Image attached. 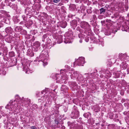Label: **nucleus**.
<instances>
[{
    "mask_svg": "<svg viewBox=\"0 0 129 129\" xmlns=\"http://www.w3.org/2000/svg\"><path fill=\"white\" fill-rule=\"evenodd\" d=\"M23 70L25 71L26 74H29L33 72L32 70H29L28 67L27 66H24L23 68Z\"/></svg>",
    "mask_w": 129,
    "mask_h": 129,
    "instance_id": "9d476101",
    "label": "nucleus"
},
{
    "mask_svg": "<svg viewBox=\"0 0 129 129\" xmlns=\"http://www.w3.org/2000/svg\"><path fill=\"white\" fill-rule=\"evenodd\" d=\"M78 79H79V78H78Z\"/></svg>",
    "mask_w": 129,
    "mask_h": 129,
    "instance_id": "3c124183",
    "label": "nucleus"
},
{
    "mask_svg": "<svg viewBox=\"0 0 129 129\" xmlns=\"http://www.w3.org/2000/svg\"><path fill=\"white\" fill-rule=\"evenodd\" d=\"M53 2L55 3H57L59 2L60 0H52Z\"/></svg>",
    "mask_w": 129,
    "mask_h": 129,
    "instance_id": "2f4dec72",
    "label": "nucleus"
},
{
    "mask_svg": "<svg viewBox=\"0 0 129 129\" xmlns=\"http://www.w3.org/2000/svg\"><path fill=\"white\" fill-rule=\"evenodd\" d=\"M34 1L35 3H39L40 2V0H34Z\"/></svg>",
    "mask_w": 129,
    "mask_h": 129,
    "instance_id": "7c9ffc66",
    "label": "nucleus"
},
{
    "mask_svg": "<svg viewBox=\"0 0 129 129\" xmlns=\"http://www.w3.org/2000/svg\"><path fill=\"white\" fill-rule=\"evenodd\" d=\"M84 58L82 57H79L75 61L77 64L79 66H83L84 63Z\"/></svg>",
    "mask_w": 129,
    "mask_h": 129,
    "instance_id": "39448f33",
    "label": "nucleus"
},
{
    "mask_svg": "<svg viewBox=\"0 0 129 129\" xmlns=\"http://www.w3.org/2000/svg\"><path fill=\"white\" fill-rule=\"evenodd\" d=\"M22 18L24 20L26 21L27 19V17L25 16L24 15H23L22 16Z\"/></svg>",
    "mask_w": 129,
    "mask_h": 129,
    "instance_id": "c85d7f7f",
    "label": "nucleus"
},
{
    "mask_svg": "<svg viewBox=\"0 0 129 129\" xmlns=\"http://www.w3.org/2000/svg\"><path fill=\"white\" fill-rule=\"evenodd\" d=\"M51 89H48L47 90H44L42 91V93L44 94V92H46L45 94L44 97L46 98L50 99L53 97V93L51 92Z\"/></svg>",
    "mask_w": 129,
    "mask_h": 129,
    "instance_id": "f03ea898",
    "label": "nucleus"
},
{
    "mask_svg": "<svg viewBox=\"0 0 129 129\" xmlns=\"http://www.w3.org/2000/svg\"><path fill=\"white\" fill-rule=\"evenodd\" d=\"M13 54V55H12L11 56V57H12V56H14V52H11V53H10V54Z\"/></svg>",
    "mask_w": 129,
    "mask_h": 129,
    "instance_id": "c9c22d12",
    "label": "nucleus"
},
{
    "mask_svg": "<svg viewBox=\"0 0 129 129\" xmlns=\"http://www.w3.org/2000/svg\"><path fill=\"white\" fill-rule=\"evenodd\" d=\"M14 62H15L12 65V66H14L16 64V62L15 61H14Z\"/></svg>",
    "mask_w": 129,
    "mask_h": 129,
    "instance_id": "ea45409f",
    "label": "nucleus"
},
{
    "mask_svg": "<svg viewBox=\"0 0 129 129\" xmlns=\"http://www.w3.org/2000/svg\"><path fill=\"white\" fill-rule=\"evenodd\" d=\"M31 129H37L36 127L35 126H32L30 127Z\"/></svg>",
    "mask_w": 129,
    "mask_h": 129,
    "instance_id": "473e14b6",
    "label": "nucleus"
},
{
    "mask_svg": "<svg viewBox=\"0 0 129 129\" xmlns=\"http://www.w3.org/2000/svg\"><path fill=\"white\" fill-rule=\"evenodd\" d=\"M31 24H32V22H31Z\"/></svg>",
    "mask_w": 129,
    "mask_h": 129,
    "instance_id": "49530a36",
    "label": "nucleus"
},
{
    "mask_svg": "<svg viewBox=\"0 0 129 129\" xmlns=\"http://www.w3.org/2000/svg\"><path fill=\"white\" fill-rule=\"evenodd\" d=\"M5 31L7 33H9L12 30V28L11 27H8L5 29Z\"/></svg>",
    "mask_w": 129,
    "mask_h": 129,
    "instance_id": "5701e85b",
    "label": "nucleus"
},
{
    "mask_svg": "<svg viewBox=\"0 0 129 129\" xmlns=\"http://www.w3.org/2000/svg\"><path fill=\"white\" fill-rule=\"evenodd\" d=\"M2 54V53L1 52H0V55H1Z\"/></svg>",
    "mask_w": 129,
    "mask_h": 129,
    "instance_id": "c03bdc74",
    "label": "nucleus"
},
{
    "mask_svg": "<svg viewBox=\"0 0 129 129\" xmlns=\"http://www.w3.org/2000/svg\"><path fill=\"white\" fill-rule=\"evenodd\" d=\"M126 56V54H122V53H120L119 54V57L120 59H124Z\"/></svg>",
    "mask_w": 129,
    "mask_h": 129,
    "instance_id": "dca6fc26",
    "label": "nucleus"
},
{
    "mask_svg": "<svg viewBox=\"0 0 129 129\" xmlns=\"http://www.w3.org/2000/svg\"><path fill=\"white\" fill-rule=\"evenodd\" d=\"M44 53H44V51H43L42 52V53L40 55L39 57V58L41 59L39 61H39L41 60L43 62L44 66H46L48 64V63L47 62H45L46 61L44 59V57H47L48 56V53L47 51H45L44 52Z\"/></svg>",
    "mask_w": 129,
    "mask_h": 129,
    "instance_id": "f257e3e1",
    "label": "nucleus"
},
{
    "mask_svg": "<svg viewBox=\"0 0 129 129\" xmlns=\"http://www.w3.org/2000/svg\"><path fill=\"white\" fill-rule=\"evenodd\" d=\"M5 44L3 42L2 40L0 41V50L1 48H3L4 47Z\"/></svg>",
    "mask_w": 129,
    "mask_h": 129,
    "instance_id": "aec40b11",
    "label": "nucleus"
},
{
    "mask_svg": "<svg viewBox=\"0 0 129 129\" xmlns=\"http://www.w3.org/2000/svg\"><path fill=\"white\" fill-rule=\"evenodd\" d=\"M33 106H35L36 108H37L38 107L36 105H34Z\"/></svg>",
    "mask_w": 129,
    "mask_h": 129,
    "instance_id": "58836bf2",
    "label": "nucleus"
},
{
    "mask_svg": "<svg viewBox=\"0 0 129 129\" xmlns=\"http://www.w3.org/2000/svg\"><path fill=\"white\" fill-rule=\"evenodd\" d=\"M46 35H44L43 37V38H44V37H45L46 36Z\"/></svg>",
    "mask_w": 129,
    "mask_h": 129,
    "instance_id": "a19ab883",
    "label": "nucleus"
},
{
    "mask_svg": "<svg viewBox=\"0 0 129 129\" xmlns=\"http://www.w3.org/2000/svg\"><path fill=\"white\" fill-rule=\"evenodd\" d=\"M23 100H25L24 101L25 102V103H26V104H28V103H29L30 102V99H28V98L26 99H24L23 98Z\"/></svg>",
    "mask_w": 129,
    "mask_h": 129,
    "instance_id": "4be33fe9",
    "label": "nucleus"
},
{
    "mask_svg": "<svg viewBox=\"0 0 129 129\" xmlns=\"http://www.w3.org/2000/svg\"><path fill=\"white\" fill-rule=\"evenodd\" d=\"M79 112L77 110V108L74 106L71 115V117L73 119L77 118L79 116Z\"/></svg>",
    "mask_w": 129,
    "mask_h": 129,
    "instance_id": "7ed1b4c3",
    "label": "nucleus"
},
{
    "mask_svg": "<svg viewBox=\"0 0 129 129\" xmlns=\"http://www.w3.org/2000/svg\"><path fill=\"white\" fill-rule=\"evenodd\" d=\"M100 14H102V13H104L105 12V9L104 8H102L100 9Z\"/></svg>",
    "mask_w": 129,
    "mask_h": 129,
    "instance_id": "a878e982",
    "label": "nucleus"
},
{
    "mask_svg": "<svg viewBox=\"0 0 129 129\" xmlns=\"http://www.w3.org/2000/svg\"><path fill=\"white\" fill-rule=\"evenodd\" d=\"M42 41H44V40H43V39L42 40Z\"/></svg>",
    "mask_w": 129,
    "mask_h": 129,
    "instance_id": "de8ad7c7",
    "label": "nucleus"
},
{
    "mask_svg": "<svg viewBox=\"0 0 129 129\" xmlns=\"http://www.w3.org/2000/svg\"><path fill=\"white\" fill-rule=\"evenodd\" d=\"M40 43L38 41L36 42L34 44L33 50L35 52H36L38 50V49L40 48Z\"/></svg>",
    "mask_w": 129,
    "mask_h": 129,
    "instance_id": "423d86ee",
    "label": "nucleus"
},
{
    "mask_svg": "<svg viewBox=\"0 0 129 129\" xmlns=\"http://www.w3.org/2000/svg\"><path fill=\"white\" fill-rule=\"evenodd\" d=\"M14 105L16 106H15L16 107H18V106L17 105L15 104Z\"/></svg>",
    "mask_w": 129,
    "mask_h": 129,
    "instance_id": "79ce46f5",
    "label": "nucleus"
},
{
    "mask_svg": "<svg viewBox=\"0 0 129 129\" xmlns=\"http://www.w3.org/2000/svg\"><path fill=\"white\" fill-rule=\"evenodd\" d=\"M32 12V10L30 8H27L25 10V13L26 15L30 14Z\"/></svg>",
    "mask_w": 129,
    "mask_h": 129,
    "instance_id": "9b49d317",
    "label": "nucleus"
},
{
    "mask_svg": "<svg viewBox=\"0 0 129 129\" xmlns=\"http://www.w3.org/2000/svg\"><path fill=\"white\" fill-rule=\"evenodd\" d=\"M120 67L121 68H122L123 69H125L127 67V65L126 62H122Z\"/></svg>",
    "mask_w": 129,
    "mask_h": 129,
    "instance_id": "4468645a",
    "label": "nucleus"
},
{
    "mask_svg": "<svg viewBox=\"0 0 129 129\" xmlns=\"http://www.w3.org/2000/svg\"><path fill=\"white\" fill-rule=\"evenodd\" d=\"M15 100L14 101V102H18V104L22 106H25L26 104V103H25L24 101L25 100H23V97L22 98H20L19 96L18 95H16L15 96Z\"/></svg>",
    "mask_w": 129,
    "mask_h": 129,
    "instance_id": "20e7f679",
    "label": "nucleus"
},
{
    "mask_svg": "<svg viewBox=\"0 0 129 129\" xmlns=\"http://www.w3.org/2000/svg\"><path fill=\"white\" fill-rule=\"evenodd\" d=\"M127 88H128L129 89V85H128V86H127Z\"/></svg>",
    "mask_w": 129,
    "mask_h": 129,
    "instance_id": "37998d69",
    "label": "nucleus"
},
{
    "mask_svg": "<svg viewBox=\"0 0 129 129\" xmlns=\"http://www.w3.org/2000/svg\"><path fill=\"white\" fill-rule=\"evenodd\" d=\"M88 114L87 113H84L83 115V116L85 117V118H87L88 117Z\"/></svg>",
    "mask_w": 129,
    "mask_h": 129,
    "instance_id": "c756f323",
    "label": "nucleus"
},
{
    "mask_svg": "<svg viewBox=\"0 0 129 129\" xmlns=\"http://www.w3.org/2000/svg\"><path fill=\"white\" fill-rule=\"evenodd\" d=\"M73 74H74V75H73V74H72V76H74L75 77H76L77 76V72H73Z\"/></svg>",
    "mask_w": 129,
    "mask_h": 129,
    "instance_id": "cd10ccee",
    "label": "nucleus"
},
{
    "mask_svg": "<svg viewBox=\"0 0 129 129\" xmlns=\"http://www.w3.org/2000/svg\"><path fill=\"white\" fill-rule=\"evenodd\" d=\"M72 41H71L69 38H65L64 40V42L66 44L71 43H72Z\"/></svg>",
    "mask_w": 129,
    "mask_h": 129,
    "instance_id": "2eb2a0df",
    "label": "nucleus"
},
{
    "mask_svg": "<svg viewBox=\"0 0 129 129\" xmlns=\"http://www.w3.org/2000/svg\"><path fill=\"white\" fill-rule=\"evenodd\" d=\"M78 36L79 38L80 39L79 42L81 43L82 41V40L84 39V35L81 33H80L78 34Z\"/></svg>",
    "mask_w": 129,
    "mask_h": 129,
    "instance_id": "ddd939ff",
    "label": "nucleus"
},
{
    "mask_svg": "<svg viewBox=\"0 0 129 129\" xmlns=\"http://www.w3.org/2000/svg\"><path fill=\"white\" fill-rule=\"evenodd\" d=\"M51 104V102L50 101H48L47 102H46L45 104L44 105L45 107H50Z\"/></svg>",
    "mask_w": 129,
    "mask_h": 129,
    "instance_id": "6ab92c4d",
    "label": "nucleus"
},
{
    "mask_svg": "<svg viewBox=\"0 0 129 129\" xmlns=\"http://www.w3.org/2000/svg\"><path fill=\"white\" fill-rule=\"evenodd\" d=\"M57 124L58 123V122L57 121Z\"/></svg>",
    "mask_w": 129,
    "mask_h": 129,
    "instance_id": "a18cd8bd",
    "label": "nucleus"
},
{
    "mask_svg": "<svg viewBox=\"0 0 129 129\" xmlns=\"http://www.w3.org/2000/svg\"><path fill=\"white\" fill-rule=\"evenodd\" d=\"M127 74H129V69H127Z\"/></svg>",
    "mask_w": 129,
    "mask_h": 129,
    "instance_id": "4c0bfd02",
    "label": "nucleus"
},
{
    "mask_svg": "<svg viewBox=\"0 0 129 129\" xmlns=\"http://www.w3.org/2000/svg\"><path fill=\"white\" fill-rule=\"evenodd\" d=\"M22 27L21 26H17L15 29L16 31L19 32L21 31L22 30Z\"/></svg>",
    "mask_w": 129,
    "mask_h": 129,
    "instance_id": "f3484780",
    "label": "nucleus"
},
{
    "mask_svg": "<svg viewBox=\"0 0 129 129\" xmlns=\"http://www.w3.org/2000/svg\"><path fill=\"white\" fill-rule=\"evenodd\" d=\"M67 26V23L65 22H63L62 23L61 25V27L63 28H65Z\"/></svg>",
    "mask_w": 129,
    "mask_h": 129,
    "instance_id": "b1692460",
    "label": "nucleus"
},
{
    "mask_svg": "<svg viewBox=\"0 0 129 129\" xmlns=\"http://www.w3.org/2000/svg\"><path fill=\"white\" fill-rule=\"evenodd\" d=\"M89 26L88 23L85 22H82L81 23V27L85 29L87 28Z\"/></svg>",
    "mask_w": 129,
    "mask_h": 129,
    "instance_id": "0eeeda50",
    "label": "nucleus"
},
{
    "mask_svg": "<svg viewBox=\"0 0 129 129\" xmlns=\"http://www.w3.org/2000/svg\"><path fill=\"white\" fill-rule=\"evenodd\" d=\"M24 22L25 23V21H24V22L22 21L21 22H20L19 23H20V24H24Z\"/></svg>",
    "mask_w": 129,
    "mask_h": 129,
    "instance_id": "e433bc0d",
    "label": "nucleus"
},
{
    "mask_svg": "<svg viewBox=\"0 0 129 129\" xmlns=\"http://www.w3.org/2000/svg\"><path fill=\"white\" fill-rule=\"evenodd\" d=\"M85 41L86 42H87L88 41L89 39L88 38H86L85 39Z\"/></svg>",
    "mask_w": 129,
    "mask_h": 129,
    "instance_id": "f704fd0d",
    "label": "nucleus"
},
{
    "mask_svg": "<svg viewBox=\"0 0 129 129\" xmlns=\"http://www.w3.org/2000/svg\"><path fill=\"white\" fill-rule=\"evenodd\" d=\"M87 12L88 14H90L91 13H92V11L91 9H88L87 10Z\"/></svg>",
    "mask_w": 129,
    "mask_h": 129,
    "instance_id": "bb28decb",
    "label": "nucleus"
},
{
    "mask_svg": "<svg viewBox=\"0 0 129 129\" xmlns=\"http://www.w3.org/2000/svg\"><path fill=\"white\" fill-rule=\"evenodd\" d=\"M79 81H81V80H80V79H79Z\"/></svg>",
    "mask_w": 129,
    "mask_h": 129,
    "instance_id": "09e8293b",
    "label": "nucleus"
},
{
    "mask_svg": "<svg viewBox=\"0 0 129 129\" xmlns=\"http://www.w3.org/2000/svg\"><path fill=\"white\" fill-rule=\"evenodd\" d=\"M13 101L11 100L9 104L7 105L5 107L6 109H9L10 110L12 111L14 109V108H13L12 107L13 106L12 105H11L12 103H13Z\"/></svg>",
    "mask_w": 129,
    "mask_h": 129,
    "instance_id": "6e6552de",
    "label": "nucleus"
},
{
    "mask_svg": "<svg viewBox=\"0 0 129 129\" xmlns=\"http://www.w3.org/2000/svg\"><path fill=\"white\" fill-rule=\"evenodd\" d=\"M77 21L75 20H73L70 22L71 25L74 29H75V28L77 26Z\"/></svg>",
    "mask_w": 129,
    "mask_h": 129,
    "instance_id": "1a4fd4ad",
    "label": "nucleus"
},
{
    "mask_svg": "<svg viewBox=\"0 0 129 129\" xmlns=\"http://www.w3.org/2000/svg\"><path fill=\"white\" fill-rule=\"evenodd\" d=\"M21 31L20 32L21 35H25L26 34L27 31L25 30H21Z\"/></svg>",
    "mask_w": 129,
    "mask_h": 129,
    "instance_id": "393cba45",
    "label": "nucleus"
},
{
    "mask_svg": "<svg viewBox=\"0 0 129 129\" xmlns=\"http://www.w3.org/2000/svg\"><path fill=\"white\" fill-rule=\"evenodd\" d=\"M123 94H122L121 95H123Z\"/></svg>",
    "mask_w": 129,
    "mask_h": 129,
    "instance_id": "8fccbe9b",
    "label": "nucleus"
},
{
    "mask_svg": "<svg viewBox=\"0 0 129 129\" xmlns=\"http://www.w3.org/2000/svg\"><path fill=\"white\" fill-rule=\"evenodd\" d=\"M122 31H125L128 32H129V27L126 25H124L122 26Z\"/></svg>",
    "mask_w": 129,
    "mask_h": 129,
    "instance_id": "f8f14e48",
    "label": "nucleus"
},
{
    "mask_svg": "<svg viewBox=\"0 0 129 129\" xmlns=\"http://www.w3.org/2000/svg\"><path fill=\"white\" fill-rule=\"evenodd\" d=\"M113 74L115 76V77L116 78H118L120 76V74L117 72H114Z\"/></svg>",
    "mask_w": 129,
    "mask_h": 129,
    "instance_id": "412c9836",
    "label": "nucleus"
},
{
    "mask_svg": "<svg viewBox=\"0 0 129 129\" xmlns=\"http://www.w3.org/2000/svg\"><path fill=\"white\" fill-rule=\"evenodd\" d=\"M61 79H62L63 80H66L67 79V78L66 77V78H64L62 76Z\"/></svg>",
    "mask_w": 129,
    "mask_h": 129,
    "instance_id": "72a5a7b5",
    "label": "nucleus"
},
{
    "mask_svg": "<svg viewBox=\"0 0 129 129\" xmlns=\"http://www.w3.org/2000/svg\"><path fill=\"white\" fill-rule=\"evenodd\" d=\"M6 73V72L5 71L3 68L1 70L0 69V75H5Z\"/></svg>",
    "mask_w": 129,
    "mask_h": 129,
    "instance_id": "a211bd4d",
    "label": "nucleus"
}]
</instances>
